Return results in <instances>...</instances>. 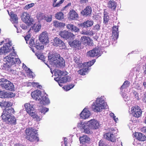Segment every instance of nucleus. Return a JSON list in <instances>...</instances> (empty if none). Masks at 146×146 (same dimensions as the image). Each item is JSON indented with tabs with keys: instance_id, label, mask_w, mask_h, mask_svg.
<instances>
[{
	"instance_id": "obj_12",
	"label": "nucleus",
	"mask_w": 146,
	"mask_h": 146,
	"mask_svg": "<svg viewBox=\"0 0 146 146\" xmlns=\"http://www.w3.org/2000/svg\"><path fill=\"white\" fill-rule=\"evenodd\" d=\"M88 124L89 125L91 128L93 129H97L100 127L99 122L94 119H92L88 121Z\"/></svg>"
},
{
	"instance_id": "obj_52",
	"label": "nucleus",
	"mask_w": 146,
	"mask_h": 146,
	"mask_svg": "<svg viewBox=\"0 0 146 146\" xmlns=\"http://www.w3.org/2000/svg\"><path fill=\"white\" fill-rule=\"evenodd\" d=\"M99 146H108L106 143L102 140H101L99 143Z\"/></svg>"
},
{
	"instance_id": "obj_51",
	"label": "nucleus",
	"mask_w": 146,
	"mask_h": 146,
	"mask_svg": "<svg viewBox=\"0 0 146 146\" xmlns=\"http://www.w3.org/2000/svg\"><path fill=\"white\" fill-rule=\"evenodd\" d=\"M52 15H50L49 16L46 17L45 16V17L44 19L46 22H51L52 20Z\"/></svg>"
},
{
	"instance_id": "obj_10",
	"label": "nucleus",
	"mask_w": 146,
	"mask_h": 146,
	"mask_svg": "<svg viewBox=\"0 0 146 146\" xmlns=\"http://www.w3.org/2000/svg\"><path fill=\"white\" fill-rule=\"evenodd\" d=\"M53 44L56 47L59 46L60 49L65 48V45L63 41L58 37H55L53 40Z\"/></svg>"
},
{
	"instance_id": "obj_44",
	"label": "nucleus",
	"mask_w": 146,
	"mask_h": 146,
	"mask_svg": "<svg viewBox=\"0 0 146 146\" xmlns=\"http://www.w3.org/2000/svg\"><path fill=\"white\" fill-rule=\"evenodd\" d=\"M90 127L89 125L86 126L85 125L83 129H84V132L87 134H89L90 133Z\"/></svg>"
},
{
	"instance_id": "obj_34",
	"label": "nucleus",
	"mask_w": 146,
	"mask_h": 146,
	"mask_svg": "<svg viewBox=\"0 0 146 146\" xmlns=\"http://www.w3.org/2000/svg\"><path fill=\"white\" fill-rule=\"evenodd\" d=\"M130 83L128 80H125L124 81L123 85L121 86L120 88L121 91L122 92V90L124 89L127 88L129 87L130 85Z\"/></svg>"
},
{
	"instance_id": "obj_16",
	"label": "nucleus",
	"mask_w": 146,
	"mask_h": 146,
	"mask_svg": "<svg viewBox=\"0 0 146 146\" xmlns=\"http://www.w3.org/2000/svg\"><path fill=\"white\" fill-rule=\"evenodd\" d=\"M68 43L71 46L75 48L76 50L80 48L81 43L80 41L75 40L69 42Z\"/></svg>"
},
{
	"instance_id": "obj_39",
	"label": "nucleus",
	"mask_w": 146,
	"mask_h": 146,
	"mask_svg": "<svg viewBox=\"0 0 146 146\" xmlns=\"http://www.w3.org/2000/svg\"><path fill=\"white\" fill-rule=\"evenodd\" d=\"M9 64H7V63L5 64V66L6 67L8 68L7 70L9 73L11 74H15L17 73V71L16 70H14L13 69L11 68V66H8Z\"/></svg>"
},
{
	"instance_id": "obj_38",
	"label": "nucleus",
	"mask_w": 146,
	"mask_h": 146,
	"mask_svg": "<svg viewBox=\"0 0 146 146\" xmlns=\"http://www.w3.org/2000/svg\"><path fill=\"white\" fill-rule=\"evenodd\" d=\"M113 39L115 41L117 40L118 37L119 31L115 30L112 29Z\"/></svg>"
},
{
	"instance_id": "obj_7",
	"label": "nucleus",
	"mask_w": 146,
	"mask_h": 146,
	"mask_svg": "<svg viewBox=\"0 0 146 146\" xmlns=\"http://www.w3.org/2000/svg\"><path fill=\"white\" fill-rule=\"evenodd\" d=\"M21 19L24 22L28 23L29 25L33 24V23L34 22V20L31 19L29 14L26 12H24L23 13Z\"/></svg>"
},
{
	"instance_id": "obj_33",
	"label": "nucleus",
	"mask_w": 146,
	"mask_h": 146,
	"mask_svg": "<svg viewBox=\"0 0 146 146\" xmlns=\"http://www.w3.org/2000/svg\"><path fill=\"white\" fill-rule=\"evenodd\" d=\"M36 17L38 21H40L43 19H44L45 17V15L42 13H38L36 15Z\"/></svg>"
},
{
	"instance_id": "obj_32",
	"label": "nucleus",
	"mask_w": 146,
	"mask_h": 146,
	"mask_svg": "<svg viewBox=\"0 0 146 146\" xmlns=\"http://www.w3.org/2000/svg\"><path fill=\"white\" fill-rule=\"evenodd\" d=\"M8 13L11 17V21H12L14 22H16L18 20V18L17 15L14 14V13L12 11L10 13H9L8 12Z\"/></svg>"
},
{
	"instance_id": "obj_47",
	"label": "nucleus",
	"mask_w": 146,
	"mask_h": 146,
	"mask_svg": "<svg viewBox=\"0 0 146 146\" xmlns=\"http://www.w3.org/2000/svg\"><path fill=\"white\" fill-rule=\"evenodd\" d=\"M109 16L104 17L103 23L106 25H107L110 20Z\"/></svg>"
},
{
	"instance_id": "obj_19",
	"label": "nucleus",
	"mask_w": 146,
	"mask_h": 146,
	"mask_svg": "<svg viewBox=\"0 0 146 146\" xmlns=\"http://www.w3.org/2000/svg\"><path fill=\"white\" fill-rule=\"evenodd\" d=\"M25 107L26 111L29 115L34 112L35 109L33 104L27 103L25 104Z\"/></svg>"
},
{
	"instance_id": "obj_18",
	"label": "nucleus",
	"mask_w": 146,
	"mask_h": 146,
	"mask_svg": "<svg viewBox=\"0 0 146 146\" xmlns=\"http://www.w3.org/2000/svg\"><path fill=\"white\" fill-rule=\"evenodd\" d=\"M92 11L91 7L90 6H87L81 12V14L83 16H89Z\"/></svg>"
},
{
	"instance_id": "obj_37",
	"label": "nucleus",
	"mask_w": 146,
	"mask_h": 146,
	"mask_svg": "<svg viewBox=\"0 0 146 146\" xmlns=\"http://www.w3.org/2000/svg\"><path fill=\"white\" fill-rule=\"evenodd\" d=\"M64 14L61 12L57 13L55 15L56 19L59 20H61L64 18Z\"/></svg>"
},
{
	"instance_id": "obj_40",
	"label": "nucleus",
	"mask_w": 146,
	"mask_h": 146,
	"mask_svg": "<svg viewBox=\"0 0 146 146\" xmlns=\"http://www.w3.org/2000/svg\"><path fill=\"white\" fill-rule=\"evenodd\" d=\"M57 0H53V7H60L64 1V0H60L58 2L56 3Z\"/></svg>"
},
{
	"instance_id": "obj_15",
	"label": "nucleus",
	"mask_w": 146,
	"mask_h": 146,
	"mask_svg": "<svg viewBox=\"0 0 146 146\" xmlns=\"http://www.w3.org/2000/svg\"><path fill=\"white\" fill-rule=\"evenodd\" d=\"M59 35L61 37L66 39L69 38L70 36H74L71 32L66 30L60 31L59 33Z\"/></svg>"
},
{
	"instance_id": "obj_57",
	"label": "nucleus",
	"mask_w": 146,
	"mask_h": 146,
	"mask_svg": "<svg viewBox=\"0 0 146 146\" xmlns=\"http://www.w3.org/2000/svg\"><path fill=\"white\" fill-rule=\"evenodd\" d=\"M64 73V72L63 71L60 70H58L56 72V73L59 76H62L63 73Z\"/></svg>"
},
{
	"instance_id": "obj_62",
	"label": "nucleus",
	"mask_w": 146,
	"mask_h": 146,
	"mask_svg": "<svg viewBox=\"0 0 146 146\" xmlns=\"http://www.w3.org/2000/svg\"><path fill=\"white\" fill-rule=\"evenodd\" d=\"M63 88L66 91H68L70 90V88L69 87V86L68 85L67 86H64Z\"/></svg>"
},
{
	"instance_id": "obj_41",
	"label": "nucleus",
	"mask_w": 146,
	"mask_h": 146,
	"mask_svg": "<svg viewBox=\"0 0 146 146\" xmlns=\"http://www.w3.org/2000/svg\"><path fill=\"white\" fill-rule=\"evenodd\" d=\"M34 119H35L37 121H39L41 119L40 116H38L37 114H36L35 112H33L30 115Z\"/></svg>"
},
{
	"instance_id": "obj_53",
	"label": "nucleus",
	"mask_w": 146,
	"mask_h": 146,
	"mask_svg": "<svg viewBox=\"0 0 146 146\" xmlns=\"http://www.w3.org/2000/svg\"><path fill=\"white\" fill-rule=\"evenodd\" d=\"M84 123L83 122L80 121V122L78 123L77 125V127L78 128H80L81 129L83 128L84 127Z\"/></svg>"
},
{
	"instance_id": "obj_1",
	"label": "nucleus",
	"mask_w": 146,
	"mask_h": 146,
	"mask_svg": "<svg viewBox=\"0 0 146 146\" xmlns=\"http://www.w3.org/2000/svg\"><path fill=\"white\" fill-rule=\"evenodd\" d=\"M37 130L34 127H30L27 128L25 130V133L26 135V138L31 142L39 141V138L38 135Z\"/></svg>"
},
{
	"instance_id": "obj_58",
	"label": "nucleus",
	"mask_w": 146,
	"mask_h": 146,
	"mask_svg": "<svg viewBox=\"0 0 146 146\" xmlns=\"http://www.w3.org/2000/svg\"><path fill=\"white\" fill-rule=\"evenodd\" d=\"M30 37L31 36L30 35H27L25 37V39L27 43V41L29 40V38H30Z\"/></svg>"
},
{
	"instance_id": "obj_9",
	"label": "nucleus",
	"mask_w": 146,
	"mask_h": 146,
	"mask_svg": "<svg viewBox=\"0 0 146 146\" xmlns=\"http://www.w3.org/2000/svg\"><path fill=\"white\" fill-rule=\"evenodd\" d=\"M4 122L6 123L11 125H15L17 123V119L14 115L2 118Z\"/></svg>"
},
{
	"instance_id": "obj_13",
	"label": "nucleus",
	"mask_w": 146,
	"mask_h": 146,
	"mask_svg": "<svg viewBox=\"0 0 146 146\" xmlns=\"http://www.w3.org/2000/svg\"><path fill=\"white\" fill-rule=\"evenodd\" d=\"M39 39L40 42L46 43L48 42V38L46 32H43L39 36Z\"/></svg>"
},
{
	"instance_id": "obj_5",
	"label": "nucleus",
	"mask_w": 146,
	"mask_h": 146,
	"mask_svg": "<svg viewBox=\"0 0 146 146\" xmlns=\"http://www.w3.org/2000/svg\"><path fill=\"white\" fill-rule=\"evenodd\" d=\"M104 102L102 98H97L96 101L94 102L92 106L93 111L94 112H100V110L104 108Z\"/></svg>"
},
{
	"instance_id": "obj_60",
	"label": "nucleus",
	"mask_w": 146,
	"mask_h": 146,
	"mask_svg": "<svg viewBox=\"0 0 146 146\" xmlns=\"http://www.w3.org/2000/svg\"><path fill=\"white\" fill-rule=\"evenodd\" d=\"M67 139L66 137H64V144L65 146H67L68 141H67Z\"/></svg>"
},
{
	"instance_id": "obj_31",
	"label": "nucleus",
	"mask_w": 146,
	"mask_h": 146,
	"mask_svg": "<svg viewBox=\"0 0 146 146\" xmlns=\"http://www.w3.org/2000/svg\"><path fill=\"white\" fill-rule=\"evenodd\" d=\"M90 38L88 36H84L81 37L80 40L82 43L84 44H88L90 43Z\"/></svg>"
},
{
	"instance_id": "obj_6",
	"label": "nucleus",
	"mask_w": 146,
	"mask_h": 146,
	"mask_svg": "<svg viewBox=\"0 0 146 146\" xmlns=\"http://www.w3.org/2000/svg\"><path fill=\"white\" fill-rule=\"evenodd\" d=\"M13 53L10 54L5 57L7 60V64L8 66H11L16 63H20L21 61L19 58H14L13 57Z\"/></svg>"
},
{
	"instance_id": "obj_43",
	"label": "nucleus",
	"mask_w": 146,
	"mask_h": 146,
	"mask_svg": "<svg viewBox=\"0 0 146 146\" xmlns=\"http://www.w3.org/2000/svg\"><path fill=\"white\" fill-rule=\"evenodd\" d=\"M48 108L45 107H42V108H40L39 110L41 113L43 115L45 114V113L48 111Z\"/></svg>"
},
{
	"instance_id": "obj_49",
	"label": "nucleus",
	"mask_w": 146,
	"mask_h": 146,
	"mask_svg": "<svg viewBox=\"0 0 146 146\" xmlns=\"http://www.w3.org/2000/svg\"><path fill=\"white\" fill-rule=\"evenodd\" d=\"M6 92L5 91H0V98H5Z\"/></svg>"
},
{
	"instance_id": "obj_22",
	"label": "nucleus",
	"mask_w": 146,
	"mask_h": 146,
	"mask_svg": "<svg viewBox=\"0 0 146 146\" xmlns=\"http://www.w3.org/2000/svg\"><path fill=\"white\" fill-rule=\"evenodd\" d=\"M95 61L96 60H93L92 61H90L84 63L83 64L82 66H83L82 68L85 70H86V71L87 72V71L89 70L90 67L94 64Z\"/></svg>"
},
{
	"instance_id": "obj_23",
	"label": "nucleus",
	"mask_w": 146,
	"mask_h": 146,
	"mask_svg": "<svg viewBox=\"0 0 146 146\" xmlns=\"http://www.w3.org/2000/svg\"><path fill=\"white\" fill-rule=\"evenodd\" d=\"M99 54L98 49L96 48H94L92 50L88 52L87 55L89 57H94L97 56Z\"/></svg>"
},
{
	"instance_id": "obj_4",
	"label": "nucleus",
	"mask_w": 146,
	"mask_h": 146,
	"mask_svg": "<svg viewBox=\"0 0 146 146\" xmlns=\"http://www.w3.org/2000/svg\"><path fill=\"white\" fill-rule=\"evenodd\" d=\"M0 86L3 88L7 90L14 91V85L10 81L4 78L0 79Z\"/></svg>"
},
{
	"instance_id": "obj_59",
	"label": "nucleus",
	"mask_w": 146,
	"mask_h": 146,
	"mask_svg": "<svg viewBox=\"0 0 146 146\" xmlns=\"http://www.w3.org/2000/svg\"><path fill=\"white\" fill-rule=\"evenodd\" d=\"M66 25V24L65 23L62 22H60L59 24V27H64Z\"/></svg>"
},
{
	"instance_id": "obj_30",
	"label": "nucleus",
	"mask_w": 146,
	"mask_h": 146,
	"mask_svg": "<svg viewBox=\"0 0 146 146\" xmlns=\"http://www.w3.org/2000/svg\"><path fill=\"white\" fill-rule=\"evenodd\" d=\"M137 135L136 139L138 140L141 141H144L146 140V137L143 134L139 132H137Z\"/></svg>"
},
{
	"instance_id": "obj_63",
	"label": "nucleus",
	"mask_w": 146,
	"mask_h": 146,
	"mask_svg": "<svg viewBox=\"0 0 146 146\" xmlns=\"http://www.w3.org/2000/svg\"><path fill=\"white\" fill-rule=\"evenodd\" d=\"M21 28L23 29L26 30L27 28V27L25 24H22L21 25Z\"/></svg>"
},
{
	"instance_id": "obj_29",
	"label": "nucleus",
	"mask_w": 146,
	"mask_h": 146,
	"mask_svg": "<svg viewBox=\"0 0 146 146\" xmlns=\"http://www.w3.org/2000/svg\"><path fill=\"white\" fill-rule=\"evenodd\" d=\"M94 23V22L93 21L91 20H88L84 22L82 24V26L84 27L88 28L92 26Z\"/></svg>"
},
{
	"instance_id": "obj_20",
	"label": "nucleus",
	"mask_w": 146,
	"mask_h": 146,
	"mask_svg": "<svg viewBox=\"0 0 146 146\" xmlns=\"http://www.w3.org/2000/svg\"><path fill=\"white\" fill-rule=\"evenodd\" d=\"M79 140L80 143L84 144L86 143H89L90 141V138L88 136L83 135L79 138Z\"/></svg>"
},
{
	"instance_id": "obj_54",
	"label": "nucleus",
	"mask_w": 146,
	"mask_h": 146,
	"mask_svg": "<svg viewBox=\"0 0 146 146\" xmlns=\"http://www.w3.org/2000/svg\"><path fill=\"white\" fill-rule=\"evenodd\" d=\"M53 25L56 28L59 27V22L57 21H54L53 22Z\"/></svg>"
},
{
	"instance_id": "obj_17",
	"label": "nucleus",
	"mask_w": 146,
	"mask_h": 146,
	"mask_svg": "<svg viewBox=\"0 0 146 146\" xmlns=\"http://www.w3.org/2000/svg\"><path fill=\"white\" fill-rule=\"evenodd\" d=\"M66 27L68 30L72 32L78 33L80 31V29L78 27L71 23L67 24Z\"/></svg>"
},
{
	"instance_id": "obj_61",
	"label": "nucleus",
	"mask_w": 146,
	"mask_h": 146,
	"mask_svg": "<svg viewBox=\"0 0 146 146\" xmlns=\"http://www.w3.org/2000/svg\"><path fill=\"white\" fill-rule=\"evenodd\" d=\"M141 130L142 132L146 133V127H143L141 128Z\"/></svg>"
},
{
	"instance_id": "obj_25",
	"label": "nucleus",
	"mask_w": 146,
	"mask_h": 146,
	"mask_svg": "<svg viewBox=\"0 0 146 146\" xmlns=\"http://www.w3.org/2000/svg\"><path fill=\"white\" fill-rule=\"evenodd\" d=\"M13 104L10 101L3 100L0 102V106L2 108H9L11 107Z\"/></svg>"
},
{
	"instance_id": "obj_11",
	"label": "nucleus",
	"mask_w": 146,
	"mask_h": 146,
	"mask_svg": "<svg viewBox=\"0 0 146 146\" xmlns=\"http://www.w3.org/2000/svg\"><path fill=\"white\" fill-rule=\"evenodd\" d=\"M15 112L14 109L12 108L7 109H5L3 111V114L1 115L2 118L12 116V114H14Z\"/></svg>"
},
{
	"instance_id": "obj_14",
	"label": "nucleus",
	"mask_w": 146,
	"mask_h": 146,
	"mask_svg": "<svg viewBox=\"0 0 146 146\" xmlns=\"http://www.w3.org/2000/svg\"><path fill=\"white\" fill-rule=\"evenodd\" d=\"M104 136L106 139L111 142H114L116 140L115 134L112 131L106 133Z\"/></svg>"
},
{
	"instance_id": "obj_42",
	"label": "nucleus",
	"mask_w": 146,
	"mask_h": 146,
	"mask_svg": "<svg viewBox=\"0 0 146 146\" xmlns=\"http://www.w3.org/2000/svg\"><path fill=\"white\" fill-rule=\"evenodd\" d=\"M41 27V25L40 24L38 25L35 24L32 27V29L35 32H37L40 30Z\"/></svg>"
},
{
	"instance_id": "obj_50",
	"label": "nucleus",
	"mask_w": 146,
	"mask_h": 146,
	"mask_svg": "<svg viewBox=\"0 0 146 146\" xmlns=\"http://www.w3.org/2000/svg\"><path fill=\"white\" fill-rule=\"evenodd\" d=\"M35 4L34 3H31L25 5L24 7V9H28L31 7L34 6Z\"/></svg>"
},
{
	"instance_id": "obj_45",
	"label": "nucleus",
	"mask_w": 146,
	"mask_h": 146,
	"mask_svg": "<svg viewBox=\"0 0 146 146\" xmlns=\"http://www.w3.org/2000/svg\"><path fill=\"white\" fill-rule=\"evenodd\" d=\"M87 72L86 70H85L83 68L78 71V72L79 74L81 75H85Z\"/></svg>"
},
{
	"instance_id": "obj_64",
	"label": "nucleus",
	"mask_w": 146,
	"mask_h": 146,
	"mask_svg": "<svg viewBox=\"0 0 146 146\" xmlns=\"http://www.w3.org/2000/svg\"><path fill=\"white\" fill-rule=\"evenodd\" d=\"M143 102L146 103V94H144V96L143 98Z\"/></svg>"
},
{
	"instance_id": "obj_26",
	"label": "nucleus",
	"mask_w": 146,
	"mask_h": 146,
	"mask_svg": "<svg viewBox=\"0 0 146 146\" xmlns=\"http://www.w3.org/2000/svg\"><path fill=\"white\" fill-rule=\"evenodd\" d=\"M108 8L113 10H115L117 4L114 1L110 0L108 3Z\"/></svg>"
},
{
	"instance_id": "obj_46",
	"label": "nucleus",
	"mask_w": 146,
	"mask_h": 146,
	"mask_svg": "<svg viewBox=\"0 0 146 146\" xmlns=\"http://www.w3.org/2000/svg\"><path fill=\"white\" fill-rule=\"evenodd\" d=\"M15 96V94L13 92L7 93L6 92L5 98L13 97H14Z\"/></svg>"
},
{
	"instance_id": "obj_36",
	"label": "nucleus",
	"mask_w": 146,
	"mask_h": 146,
	"mask_svg": "<svg viewBox=\"0 0 146 146\" xmlns=\"http://www.w3.org/2000/svg\"><path fill=\"white\" fill-rule=\"evenodd\" d=\"M73 60L77 64L79 67L80 68L82 66L83 63L81 62L79 58H78L77 57H75L74 58Z\"/></svg>"
},
{
	"instance_id": "obj_55",
	"label": "nucleus",
	"mask_w": 146,
	"mask_h": 146,
	"mask_svg": "<svg viewBox=\"0 0 146 146\" xmlns=\"http://www.w3.org/2000/svg\"><path fill=\"white\" fill-rule=\"evenodd\" d=\"M29 44L31 46L34 47V44H35V42H34V39H31L29 42Z\"/></svg>"
},
{
	"instance_id": "obj_8",
	"label": "nucleus",
	"mask_w": 146,
	"mask_h": 146,
	"mask_svg": "<svg viewBox=\"0 0 146 146\" xmlns=\"http://www.w3.org/2000/svg\"><path fill=\"white\" fill-rule=\"evenodd\" d=\"M131 111L132 115L136 117H139L142 114V111L139 107L133 106L131 108Z\"/></svg>"
},
{
	"instance_id": "obj_28",
	"label": "nucleus",
	"mask_w": 146,
	"mask_h": 146,
	"mask_svg": "<svg viewBox=\"0 0 146 146\" xmlns=\"http://www.w3.org/2000/svg\"><path fill=\"white\" fill-rule=\"evenodd\" d=\"M34 47H35L37 50L43 49L44 48V46L42 43L40 42L39 41L36 40L35 42V44Z\"/></svg>"
},
{
	"instance_id": "obj_2",
	"label": "nucleus",
	"mask_w": 146,
	"mask_h": 146,
	"mask_svg": "<svg viewBox=\"0 0 146 146\" xmlns=\"http://www.w3.org/2000/svg\"><path fill=\"white\" fill-rule=\"evenodd\" d=\"M31 95L33 99L42 102V103L44 104H48L50 103L49 99L45 96V94L44 96L42 94L40 90H36L31 93Z\"/></svg>"
},
{
	"instance_id": "obj_27",
	"label": "nucleus",
	"mask_w": 146,
	"mask_h": 146,
	"mask_svg": "<svg viewBox=\"0 0 146 146\" xmlns=\"http://www.w3.org/2000/svg\"><path fill=\"white\" fill-rule=\"evenodd\" d=\"M10 51V50L8 46H4L0 49V55H1L7 53Z\"/></svg>"
},
{
	"instance_id": "obj_48",
	"label": "nucleus",
	"mask_w": 146,
	"mask_h": 146,
	"mask_svg": "<svg viewBox=\"0 0 146 146\" xmlns=\"http://www.w3.org/2000/svg\"><path fill=\"white\" fill-rule=\"evenodd\" d=\"M81 33L82 34L86 35H93V32L91 31L90 32H88L85 30H82L81 32Z\"/></svg>"
},
{
	"instance_id": "obj_24",
	"label": "nucleus",
	"mask_w": 146,
	"mask_h": 146,
	"mask_svg": "<svg viewBox=\"0 0 146 146\" xmlns=\"http://www.w3.org/2000/svg\"><path fill=\"white\" fill-rule=\"evenodd\" d=\"M68 14V18L71 20H75L78 17V14L73 9L70 10Z\"/></svg>"
},
{
	"instance_id": "obj_3",
	"label": "nucleus",
	"mask_w": 146,
	"mask_h": 146,
	"mask_svg": "<svg viewBox=\"0 0 146 146\" xmlns=\"http://www.w3.org/2000/svg\"><path fill=\"white\" fill-rule=\"evenodd\" d=\"M48 59L54 63L57 66L62 67L65 66V61L63 58L60 57L59 54H49L48 56Z\"/></svg>"
},
{
	"instance_id": "obj_21",
	"label": "nucleus",
	"mask_w": 146,
	"mask_h": 146,
	"mask_svg": "<svg viewBox=\"0 0 146 146\" xmlns=\"http://www.w3.org/2000/svg\"><path fill=\"white\" fill-rule=\"evenodd\" d=\"M90 115V111L85 108L80 114V118L84 119L88 118Z\"/></svg>"
},
{
	"instance_id": "obj_56",
	"label": "nucleus",
	"mask_w": 146,
	"mask_h": 146,
	"mask_svg": "<svg viewBox=\"0 0 146 146\" xmlns=\"http://www.w3.org/2000/svg\"><path fill=\"white\" fill-rule=\"evenodd\" d=\"M100 29V26L98 24H96L93 27V29L96 31H98Z\"/></svg>"
},
{
	"instance_id": "obj_35",
	"label": "nucleus",
	"mask_w": 146,
	"mask_h": 146,
	"mask_svg": "<svg viewBox=\"0 0 146 146\" xmlns=\"http://www.w3.org/2000/svg\"><path fill=\"white\" fill-rule=\"evenodd\" d=\"M58 79V80L60 81V83H64L66 82H67L69 81V77L68 76H65L61 78V77L59 78H56V79Z\"/></svg>"
}]
</instances>
